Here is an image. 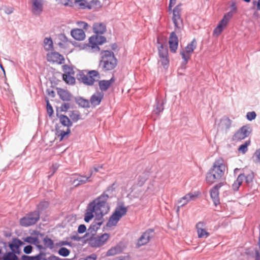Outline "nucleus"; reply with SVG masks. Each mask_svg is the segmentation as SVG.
Here are the masks:
<instances>
[{
  "instance_id": "obj_45",
  "label": "nucleus",
  "mask_w": 260,
  "mask_h": 260,
  "mask_svg": "<svg viewBox=\"0 0 260 260\" xmlns=\"http://www.w3.org/2000/svg\"><path fill=\"white\" fill-rule=\"evenodd\" d=\"M63 71L64 72V74L63 75H74L75 74L74 69L66 64L63 66Z\"/></svg>"
},
{
  "instance_id": "obj_6",
  "label": "nucleus",
  "mask_w": 260,
  "mask_h": 260,
  "mask_svg": "<svg viewBox=\"0 0 260 260\" xmlns=\"http://www.w3.org/2000/svg\"><path fill=\"white\" fill-rule=\"evenodd\" d=\"M127 211V208L122 204L121 205H118L110 217L106 224V226L110 228L116 225L120 218L126 215Z\"/></svg>"
},
{
  "instance_id": "obj_50",
  "label": "nucleus",
  "mask_w": 260,
  "mask_h": 260,
  "mask_svg": "<svg viewBox=\"0 0 260 260\" xmlns=\"http://www.w3.org/2000/svg\"><path fill=\"white\" fill-rule=\"evenodd\" d=\"M159 62L161 63V64L164 67V68H168L169 63L168 56L159 57Z\"/></svg>"
},
{
  "instance_id": "obj_4",
  "label": "nucleus",
  "mask_w": 260,
  "mask_h": 260,
  "mask_svg": "<svg viewBox=\"0 0 260 260\" xmlns=\"http://www.w3.org/2000/svg\"><path fill=\"white\" fill-rule=\"evenodd\" d=\"M76 77L78 80L88 86L93 85L94 83L101 78L99 72L96 70L89 71L87 75L84 74L83 72H79Z\"/></svg>"
},
{
  "instance_id": "obj_63",
  "label": "nucleus",
  "mask_w": 260,
  "mask_h": 260,
  "mask_svg": "<svg viewBox=\"0 0 260 260\" xmlns=\"http://www.w3.org/2000/svg\"><path fill=\"white\" fill-rule=\"evenodd\" d=\"M114 260H130V258L129 256L126 255V256H119L118 257H116Z\"/></svg>"
},
{
  "instance_id": "obj_62",
  "label": "nucleus",
  "mask_w": 260,
  "mask_h": 260,
  "mask_svg": "<svg viewBox=\"0 0 260 260\" xmlns=\"http://www.w3.org/2000/svg\"><path fill=\"white\" fill-rule=\"evenodd\" d=\"M205 225H206V223L203 221L199 222L196 224V228H197V231H198V230H200V229H204Z\"/></svg>"
},
{
  "instance_id": "obj_43",
  "label": "nucleus",
  "mask_w": 260,
  "mask_h": 260,
  "mask_svg": "<svg viewBox=\"0 0 260 260\" xmlns=\"http://www.w3.org/2000/svg\"><path fill=\"white\" fill-rule=\"evenodd\" d=\"M69 116L73 122H77L80 119V115L78 111H71Z\"/></svg>"
},
{
  "instance_id": "obj_10",
  "label": "nucleus",
  "mask_w": 260,
  "mask_h": 260,
  "mask_svg": "<svg viewBox=\"0 0 260 260\" xmlns=\"http://www.w3.org/2000/svg\"><path fill=\"white\" fill-rule=\"evenodd\" d=\"M180 5L176 6L173 11V21L175 25V30L177 32H179L183 27L182 20L180 17Z\"/></svg>"
},
{
  "instance_id": "obj_53",
  "label": "nucleus",
  "mask_w": 260,
  "mask_h": 260,
  "mask_svg": "<svg viewBox=\"0 0 260 260\" xmlns=\"http://www.w3.org/2000/svg\"><path fill=\"white\" fill-rule=\"evenodd\" d=\"M40 255H37L36 256H28L26 255H23L21 256L22 260H40Z\"/></svg>"
},
{
  "instance_id": "obj_46",
  "label": "nucleus",
  "mask_w": 260,
  "mask_h": 260,
  "mask_svg": "<svg viewBox=\"0 0 260 260\" xmlns=\"http://www.w3.org/2000/svg\"><path fill=\"white\" fill-rule=\"evenodd\" d=\"M45 101L46 102V109L47 112L49 117H51L53 114L54 111L53 108L51 104L49 103V100L48 99H45Z\"/></svg>"
},
{
  "instance_id": "obj_31",
  "label": "nucleus",
  "mask_w": 260,
  "mask_h": 260,
  "mask_svg": "<svg viewBox=\"0 0 260 260\" xmlns=\"http://www.w3.org/2000/svg\"><path fill=\"white\" fill-rule=\"evenodd\" d=\"M232 121L229 118H223L220 120L219 127L221 129H229L231 125Z\"/></svg>"
},
{
  "instance_id": "obj_19",
  "label": "nucleus",
  "mask_w": 260,
  "mask_h": 260,
  "mask_svg": "<svg viewBox=\"0 0 260 260\" xmlns=\"http://www.w3.org/2000/svg\"><path fill=\"white\" fill-rule=\"evenodd\" d=\"M103 97L104 93L102 92H96L91 95L89 102L95 107L100 104Z\"/></svg>"
},
{
  "instance_id": "obj_42",
  "label": "nucleus",
  "mask_w": 260,
  "mask_h": 260,
  "mask_svg": "<svg viewBox=\"0 0 260 260\" xmlns=\"http://www.w3.org/2000/svg\"><path fill=\"white\" fill-rule=\"evenodd\" d=\"M63 80L68 84L73 85L75 83V78L72 75H63Z\"/></svg>"
},
{
  "instance_id": "obj_49",
  "label": "nucleus",
  "mask_w": 260,
  "mask_h": 260,
  "mask_svg": "<svg viewBox=\"0 0 260 260\" xmlns=\"http://www.w3.org/2000/svg\"><path fill=\"white\" fill-rule=\"evenodd\" d=\"M180 54L181 55L182 58L183 59V61H182L181 65L182 67H183L187 64L188 60L190 59V55H186L185 53L184 50H182L180 52Z\"/></svg>"
},
{
  "instance_id": "obj_35",
  "label": "nucleus",
  "mask_w": 260,
  "mask_h": 260,
  "mask_svg": "<svg viewBox=\"0 0 260 260\" xmlns=\"http://www.w3.org/2000/svg\"><path fill=\"white\" fill-rule=\"evenodd\" d=\"M226 24H225L224 22V20H220L217 26L214 29L213 34L216 36H218L221 32L223 31V28L226 26Z\"/></svg>"
},
{
  "instance_id": "obj_37",
  "label": "nucleus",
  "mask_w": 260,
  "mask_h": 260,
  "mask_svg": "<svg viewBox=\"0 0 260 260\" xmlns=\"http://www.w3.org/2000/svg\"><path fill=\"white\" fill-rule=\"evenodd\" d=\"M44 47L45 50L49 51L53 49V41L51 38H45L44 40Z\"/></svg>"
},
{
  "instance_id": "obj_61",
  "label": "nucleus",
  "mask_w": 260,
  "mask_h": 260,
  "mask_svg": "<svg viewBox=\"0 0 260 260\" xmlns=\"http://www.w3.org/2000/svg\"><path fill=\"white\" fill-rule=\"evenodd\" d=\"M32 246L29 245L25 246L23 249V251L26 254H29L32 252Z\"/></svg>"
},
{
  "instance_id": "obj_36",
  "label": "nucleus",
  "mask_w": 260,
  "mask_h": 260,
  "mask_svg": "<svg viewBox=\"0 0 260 260\" xmlns=\"http://www.w3.org/2000/svg\"><path fill=\"white\" fill-rule=\"evenodd\" d=\"M226 24H225L224 22V20H220L217 26L214 29L213 34L216 36H218L221 32L223 31V28L226 26Z\"/></svg>"
},
{
  "instance_id": "obj_22",
  "label": "nucleus",
  "mask_w": 260,
  "mask_h": 260,
  "mask_svg": "<svg viewBox=\"0 0 260 260\" xmlns=\"http://www.w3.org/2000/svg\"><path fill=\"white\" fill-rule=\"evenodd\" d=\"M32 3V10L35 15H39L43 10L42 0H31Z\"/></svg>"
},
{
  "instance_id": "obj_52",
  "label": "nucleus",
  "mask_w": 260,
  "mask_h": 260,
  "mask_svg": "<svg viewBox=\"0 0 260 260\" xmlns=\"http://www.w3.org/2000/svg\"><path fill=\"white\" fill-rule=\"evenodd\" d=\"M24 241L27 243H31V244H37L39 243V239L37 238L36 237H32L31 236L27 237L25 239Z\"/></svg>"
},
{
  "instance_id": "obj_64",
  "label": "nucleus",
  "mask_w": 260,
  "mask_h": 260,
  "mask_svg": "<svg viewBox=\"0 0 260 260\" xmlns=\"http://www.w3.org/2000/svg\"><path fill=\"white\" fill-rule=\"evenodd\" d=\"M254 155L256 157L258 161L260 163V148L256 150Z\"/></svg>"
},
{
  "instance_id": "obj_44",
  "label": "nucleus",
  "mask_w": 260,
  "mask_h": 260,
  "mask_svg": "<svg viewBox=\"0 0 260 260\" xmlns=\"http://www.w3.org/2000/svg\"><path fill=\"white\" fill-rule=\"evenodd\" d=\"M250 144V140L246 141L243 144L241 145L239 148L238 151L245 154L248 150L247 147Z\"/></svg>"
},
{
  "instance_id": "obj_34",
  "label": "nucleus",
  "mask_w": 260,
  "mask_h": 260,
  "mask_svg": "<svg viewBox=\"0 0 260 260\" xmlns=\"http://www.w3.org/2000/svg\"><path fill=\"white\" fill-rule=\"evenodd\" d=\"M196 197L197 195L193 194L191 193H189L180 199L179 201H178V203H181L182 201H184L183 203L181 205V206H183L184 205H186L189 201L193 200Z\"/></svg>"
},
{
  "instance_id": "obj_7",
  "label": "nucleus",
  "mask_w": 260,
  "mask_h": 260,
  "mask_svg": "<svg viewBox=\"0 0 260 260\" xmlns=\"http://www.w3.org/2000/svg\"><path fill=\"white\" fill-rule=\"evenodd\" d=\"M40 218V215L38 211L30 212L20 219V224L24 227H28L36 224Z\"/></svg>"
},
{
  "instance_id": "obj_18",
  "label": "nucleus",
  "mask_w": 260,
  "mask_h": 260,
  "mask_svg": "<svg viewBox=\"0 0 260 260\" xmlns=\"http://www.w3.org/2000/svg\"><path fill=\"white\" fill-rule=\"evenodd\" d=\"M92 174L93 171L90 170L89 175L88 176L79 175L78 177L76 179H74L73 183L75 185V186H78L79 185L85 184L87 182H90L91 180L90 178Z\"/></svg>"
},
{
  "instance_id": "obj_60",
  "label": "nucleus",
  "mask_w": 260,
  "mask_h": 260,
  "mask_svg": "<svg viewBox=\"0 0 260 260\" xmlns=\"http://www.w3.org/2000/svg\"><path fill=\"white\" fill-rule=\"evenodd\" d=\"M64 245H70V243L67 241H61L55 243V247H60Z\"/></svg>"
},
{
  "instance_id": "obj_21",
  "label": "nucleus",
  "mask_w": 260,
  "mask_h": 260,
  "mask_svg": "<svg viewBox=\"0 0 260 260\" xmlns=\"http://www.w3.org/2000/svg\"><path fill=\"white\" fill-rule=\"evenodd\" d=\"M115 81L114 77H112L110 80H103L99 81V86L101 91H107L111 84Z\"/></svg>"
},
{
  "instance_id": "obj_14",
  "label": "nucleus",
  "mask_w": 260,
  "mask_h": 260,
  "mask_svg": "<svg viewBox=\"0 0 260 260\" xmlns=\"http://www.w3.org/2000/svg\"><path fill=\"white\" fill-rule=\"evenodd\" d=\"M225 166L221 160H218L214 162L213 166L210 169L213 171V172L217 174V176L222 177L225 171Z\"/></svg>"
},
{
  "instance_id": "obj_24",
  "label": "nucleus",
  "mask_w": 260,
  "mask_h": 260,
  "mask_svg": "<svg viewBox=\"0 0 260 260\" xmlns=\"http://www.w3.org/2000/svg\"><path fill=\"white\" fill-rule=\"evenodd\" d=\"M74 3L75 7L78 9L91 10L92 9L91 4H88L86 0H74Z\"/></svg>"
},
{
  "instance_id": "obj_39",
  "label": "nucleus",
  "mask_w": 260,
  "mask_h": 260,
  "mask_svg": "<svg viewBox=\"0 0 260 260\" xmlns=\"http://www.w3.org/2000/svg\"><path fill=\"white\" fill-rule=\"evenodd\" d=\"M121 252V249L120 246H116L114 247H112L111 249H110L107 252V256H113L115 254H117L118 253H119Z\"/></svg>"
},
{
  "instance_id": "obj_5",
  "label": "nucleus",
  "mask_w": 260,
  "mask_h": 260,
  "mask_svg": "<svg viewBox=\"0 0 260 260\" xmlns=\"http://www.w3.org/2000/svg\"><path fill=\"white\" fill-rule=\"evenodd\" d=\"M76 77L78 80L88 86L93 85L94 83L101 78L99 72L96 70L89 71L87 75L84 74L83 72H79Z\"/></svg>"
},
{
  "instance_id": "obj_28",
  "label": "nucleus",
  "mask_w": 260,
  "mask_h": 260,
  "mask_svg": "<svg viewBox=\"0 0 260 260\" xmlns=\"http://www.w3.org/2000/svg\"><path fill=\"white\" fill-rule=\"evenodd\" d=\"M197 47V42L195 39H193L192 41L189 43L185 48V53L186 55H190V57H191V54L193 52L194 50Z\"/></svg>"
},
{
  "instance_id": "obj_13",
  "label": "nucleus",
  "mask_w": 260,
  "mask_h": 260,
  "mask_svg": "<svg viewBox=\"0 0 260 260\" xmlns=\"http://www.w3.org/2000/svg\"><path fill=\"white\" fill-rule=\"evenodd\" d=\"M106 41V39L102 36L95 35L89 38V43L92 49L100 50L99 45H101Z\"/></svg>"
},
{
  "instance_id": "obj_33",
  "label": "nucleus",
  "mask_w": 260,
  "mask_h": 260,
  "mask_svg": "<svg viewBox=\"0 0 260 260\" xmlns=\"http://www.w3.org/2000/svg\"><path fill=\"white\" fill-rule=\"evenodd\" d=\"M43 241L46 249L48 248L50 250H53L54 248H55V243L48 236L44 237L43 239Z\"/></svg>"
},
{
  "instance_id": "obj_11",
  "label": "nucleus",
  "mask_w": 260,
  "mask_h": 260,
  "mask_svg": "<svg viewBox=\"0 0 260 260\" xmlns=\"http://www.w3.org/2000/svg\"><path fill=\"white\" fill-rule=\"evenodd\" d=\"M154 230L148 229L144 232L139 238L137 243V246L140 247L147 244L151 238L154 237Z\"/></svg>"
},
{
  "instance_id": "obj_27",
  "label": "nucleus",
  "mask_w": 260,
  "mask_h": 260,
  "mask_svg": "<svg viewBox=\"0 0 260 260\" xmlns=\"http://www.w3.org/2000/svg\"><path fill=\"white\" fill-rule=\"evenodd\" d=\"M220 178L221 177H217V174L214 173L213 171L210 170L206 175V180L208 183L211 184Z\"/></svg>"
},
{
  "instance_id": "obj_16",
  "label": "nucleus",
  "mask_w": 260,
  "mask_h": 260,
  "mask_svg": "<svg viewBox=\"0 0 260 260\" xmlns=\"http://www.w3.org/2000/svg\"><path fill=\"white\" fill-rule=\"evenodd\" d=\"M222 185L223 183H219L215 185L210 191L211 198L216 206L220 204L219 189Z\"/></svg>"
},
{
  "instance_id": "obj_26",
  "label": "nucleus",
  "mask_w": 260,
  "mask_h": 260,
  "mask_svg": "<svg viewBox=\"0 0 260 260\" xmlns=\"http://www.w3.org/2000/svg\"><path fill=\"white\" fill-rule=\"evenodd\" d=\"M47 57L48 60H52L53 62H58L60 63H62V60H64L63 56L56 52H52L50 54H48Z\"/></svg>"
},
{
  "instance_id": "obj_57",
  "label": "nucleus",
  "mask_w": 260,
  "mask_h": 260,
  "mask_svg": "<svg viewBox=\"0 0 260 260\" xmlns=\"http://www.w3.org/2000/svg\"><path fill=\"white\" fill-rule=\"evenodd\" d=\"M56 131L58 133V136L60 137V141H62L64 137L67 136L65 131L59 130L57 127H56Z\"/></svg>"
},
{
  "instance_id": "obj_23",
  "label": "nucleus",
  "mask_w": 260,
  "mask_h": 260,
  "mask_svg": "<svg viewBox=\"0 0 260 260\" xmlns=\"http://www.w3.org/2000/svg\"><path fill=\"white\" fill-rule=\"evenodd\" d=\"M57 93L60 99L63 101L69 102L72 100V94L67 90L57 88Z\"/></svg>"
},
{
  "instance_id": "obj_32",
  "label": "nucleus",
  "mask_w": 260,
  "mask_h": 260,
  "mask_svg": "<svg viewBox=\"0 0 260 260\" xmlns=\"http://www.w3.org/2000/svg\"><path fill=\"white\" fill-rule=\"evenodd\" d=\"M165 103L164 101H161L158 98L156 99V105L153 110V112L156 114H159L160 112H162L164 109V105Z\"/></svg>"
},
{
  "instance_id": "obj_8",
  "label": "nucleus",
  "mask_w": 260,
  "mask_h": 260,
  "mask_svg": "<svg viewBox=\"0 0 260 260\" xmlns=\"http://www.w3.org/2000/svg\"><path fill=\"white\" fill-rule=\"evenodd\" d=\"M253 178L254 174L253 172L249 173L246 176L243 173L240 174L232 185L233 189L234 191H237L244 180H245V183L248 186H250L253 182Z\"/></svg>"
},
{
  "instance_id": "obj_1",
  "label": "nucleus",
  "mask_w": 260,
  "mask_h": 260,
  "mask_svg": "<svg viewBox=\"0 0 260 260\" xmlns=\"http://www.w3.org/2000/svg\"><path fill=\"white\" fill-rule=\"evenodd\" d=\"M110 189L107 190L88 205L84 218L86 222H89L93 218V213L96 217L99 215H106L108 212L110 206L107 201L112 198L108 193Z\"/></svg>"
},
{
  "instance_id": "obj_25",
  "label": "nucleus",
  "mask_w": 260,
  "mask_h": 260,
  "mask_svg": "<svg viewBox=\"0 0 260 260\" xmlns=\"http://www.w3.org/2000/svg\"><path fill=\"white\" fill-rule=\"evenodd\" d=\"M57 117L59 118L60 123L64 126L70 127L73 125V122L69 117L63 114H56Z\"/></svg>"
},
{
  "instance_id": "obj_17",
  "label": "nucleus",
  "mask_w": 260,
  "mask_h": 260,
  "mask_svg": "<svg viewBox=\"0 0 260 260\" xmlns=\"http://www.w3.org/2000/svg\"><path fill=\"white\" fill-rule=\"evenodd\" d=\"M169 44L170 51L173 53L176 52L178 46V39L175 31L170 34Z\"/></svg>"
},
{
  "instance_id": "obj_48",
  "label": "nucleus",
  "mask_w": 260,
  "mask_h": 260,
  "mask_svg": "<svg viewBox=\"0 0 260 260\" xmlns=\"http://www.w3.org/2000/svg\"><path fill=\"white\" fill-rule=\"evenodd\" d=\"M58 253L60 255L63 256V257H66V256H68L70 254V250H69L68 248H67L66 247H61L59 249Z\"/></svg>"
},
{
  "instance_id": "obj_15",
  "label": "nucleus",
  "mask_w": 260,
  "mask_h": 260,
  "mask_svg": "<svg viewBox=\"0 0 260 260\" xmlns=\"http://www.w3.org/2000/svg\"><path fill=\"white\" fill-rule=\"evenodd\" d=\"M109 238V235L107 233H105L100 236L90 240V244L92 247H100L105 243Z\"/></svg>"
},
{
  "instance_id": "obj_56",
  "label": "nucleus",
  "mask_w": 260,
  "mask_h": 260,
  "mask_svg": "<svg viewBox=\"0 0 260 260\" xmlns=\"http://www.w3.org/2000/svg\"><path fill=\"white\" fill-rule=\"evenodd\" d=\"M6 244L5 243H0V260L2 259L3 254L6 252Z\"/></svg>"
},
{
  "instance_id": "obj_47",
  "label": "nucleus",
  "mask_w": 260,
  "mask_h": 260,
  "mask_svg": "<svg viewBox=\"0 0 260 260\" xmlns=\"http://www.w3.org/2000/svg\"><path fill=\"white\" fill-rule=\"evenodd\" d=\"M198 237L200 238H207L208 237L210 234L207 232L204 229H200L197 231Z\"/></svg>"
},
{
  "instance_id": "obj_41",
  "label": "nucleus",
  "mask_w": 260,
  "mask_h": 260,
  "mask_svg": "<svg viewBox=\"0 0 260 260\" xmlns=\"http://www.w3.org/2000/svg\"><path fill=\"white\" fill-rule=\"evenodd\" d=\"M49 206V203L47 201H42L37 206V210L39 214L42 213L44 211H45Z\"/></svg>"
},
{
  "instance_id": "obj_59",
  "label": "nucleus",
  "mask_w": 260,
  "mask_h": 260,
  "mask_svg": "<svg viewBox=\"0 0 260 260\" xmlns=\"http://www.w3.org/2000/svg\"><path fill=\"white\" fill-rule=\"evenodd\" d=\"M77 24L79 27L83 28L85 30H87L89 26L88 24L86 22L84 21H78L77 22Z\"/></svg>"
},
{
  "instance_id": "obj_3",
  "label": "nucleus",
  "mask_w": 260,
  "mask_h": 260,
  "mask_svg": "<svg viewBox=\"0 0 260 260\" xmlns=\"http://www.w3.org/2000/svg\"><path fill=\"white\" fill-rule=\"evenodd\" d=\"M24 244V243L20 239L18 238L14 239L9 245L12 251L7 252L6 248V252L3 254L2 259L3 260H19L18 256L15 254H20L19 247Z\"/></svg>"
},
{
  "instance_id": "obj_2",
  "label": "nucleus",
  "mask_w": 260,
  "mask_h": 260,
  "mask_svg": "<svg viewBox=\"0 0 260 260\" xmlns=\"http://www.w3.org/2000/svg\"><path fill=\"white\" fill-rule=\"evenodd\" d=\"M101 55L99 68L104 71L113 70L117 64V60L114 53L111 51L103 50L101 52Z\"/></svg>"
},
{
  "instance_id": "obj_51",
  "label": "nucleus",
  "mask_w": 260,
  "mask_h": 260,
  "mask_svg": "<svg viewBox=\"0 0 260 260\" xmlns=\"http://www.w3.org/2000/svg\"><path fill=\"white\" fill-rule=\"evenodd\" d=\"M234 13L231 11H229L224 14L223 18L221 20H224V23L228 24L229 20L232 18Z\"/></svg>"
},
{
  "instance_id": "obj_40",
  "label": "nucleus",
  "mask_w": 260,
  "mask_h": 260,
  "mask_svg": "<svg viewBox=\"0 0 260 260\" xmlns=\"http://www.w3.org/2000/svg\"><path fill=\"white\" fill-rule=\"evenodd\" d=\"M158 50L159 57L168 56V49L167 47H164L162 44H161L158 47Z\"/></svg>"
},
{
  "instance_id": "obj_55",
  "label": "nucleus",
  "mask_w": 260,
  "mask_h": 260,
  "mask_svg": "<svg viewBox=\"0 0 260 260\" xmlns=\"http://www.w3.org/2000/svg\"><path fill=\"white\" fill-rule=\"evenodd\" d=\"M70 108V104L69 103H64L60 107L61 112H66Z\"/></svg>"
},
{
  "instance_id": "obj_38",
  "label": "nucleus",
  "mask_w": 260,
  "mask_h": 260,
  "mask_svg": "<svg viewBox=\"0 0 260 260\" xmlns=\"http://www.w3.org/2000/svg\"><path fill=\"white\" fill-rule=\"evenodd\" d=\"M149 176L148 172L144 173L142 175L139 176L138 178L137 185L139 186L143 185Z\"/></svg>"
},
{
  "instance_id": "obj_12",
  "label": "nucleus",
  "mask_w": 260,
  "mask_h": 260,
  "mask_svg": "<svg viewBox=\"0 0 260 260\" xmlns=\"http://www.w3.org/2000/svg\"><path fill=\"white\" fill-rule=\"evenodd\" d=\"M104 215H99L95 217L93 221L88 229L89 234H91L92 235H94L95 234L104 221L103 217Z\"/></svg>"
},
{
  "instance_id": "obj_30",
  "label": "nucleus",
  "mask_w": 260,
  "mask_h": 260,
  "mask_svg": "<svg viewBox=\"0 0 260 260\" xmlns=\"http://www.w3.org/2000/svg\"><path fill=\"white\" fill-rule=\"evenodd\" d=\"M93 30L96 35L103 34L106 31V28L105 25L102 23H95L93 24Z\"/></svg>"
},
{
  "instance_id": "obj_20",
  "label": "nucleus",
  "mask_w": 260,
  "mask_h": 260,
  "mask_svg": "<svg viewBox=\"0 0 260 260\" xmlns=\"http://www.w3.org/2000/svg\"><path fill=\"white\" fill-rule=\"evenodd\" d=\"M71 35L73 38L79 41L83 40L85 38L84 31L80 28L72 29L71 31Z\"/></svg>"
},
{
  "instance_id": "obj_29",
  "label": "nucleus",
  "mask_w": 260,
  "mask_h": 260,
  "mask_svg": "<svg viewBox=\"0 0 260 260\" xmlns=\"http://www.w3.org/2000/svg\"><path fill=\"white\" fill-rule=\"evenodd\" d=\"M75 102L80 107L82 108H88L90 107L89 101L88 100L84 99L81 96H78L76 98Z\"/></svg>"
},
{
  "instance_id": "obj_9",
  "label": "nucleus",
  "mask_w": 260,
  "mask_h": 260,
  "mask_svg": "<svg viewBox=\"0 0 260 260\" xmlns=\"http://www.w3.org/2000/svg\"><path fill=\"white\" fill-rule=\"evenodd\" d=\"M252 132L250 125L246 124L240 127L233 136V140L239 141L248 137Z\"/></svg>"
},
{
  "instance_id": "obj_58",
  "label": "nucleus",
  "mask_w": 260,
  "mask_h": 260,
  "mask_svg": "<svg viewBox=\"0 0 260 260\" xmlns=\"http://www.w3.org/2000/svg\"><path fill=\"white\" fill-rule=\"evenodd\" d=\"M86 231V227L85 226V225L83 224H80L79 225V226H78V233L79 234H83L84 233H85Z\"/></svg>"
},
{
  "instance_id": "obj_54",
  "label": "nucleus",
  "mask_w": 260,
  "mask_h": 260,
  "mask_svg": "<svg viewBox=\"0 0 260 260\" xmlns=\"http://www.w3.org/2000/svg\"><path fill=\"white\" fill-rule=\"evenodd\" d=\"M256 114L254 111L248 112L247 113L246 117L249 121H252L255 119Z\"/></svg>"
}]
</instances>
